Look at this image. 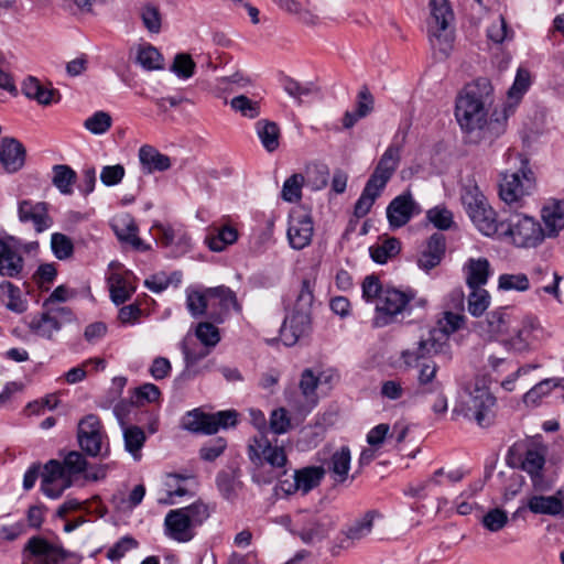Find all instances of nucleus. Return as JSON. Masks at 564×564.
I'll return each instance as SVG.
<instances>
[{"instance_id":"obj_56","label":"nucleus","mask_w":564,"mask_h":564,"mask_svg":"<svg viewBox=\"0 0 564 564\" xmlns=\"http://www.w3.org/2000/svg\"><path fill=\"white\" fill-rule=\"evenodd\" d=\"M529 288L530 281L527 274L524 273H505L498 278V289L502 291L524 292Z\"/></svg>"},{"instance_id":"obj_38","label":"nucleus","mask_w":564,"mask_h":564,"mask_svg":"<svg viewBox=\"0 0 564 564\" xmlns=\"http://www.w3.org/2000/svg\"><path fill=\"white\" fill-rule=\"evenodd\" d=\"M124 449L131 454L134 460L141 459V449L147 441L144 431L137 425L126 426L121 421Z\"/></svg>"},{"instance_id":"obj_14","label":"nucleus","mask_w":564,"mask_h":564,"mask_svg":"<svg viewBox=\"0 0 564 564\" xmlns=\"http://www.w3.org/2000/svg\"><path fill=\"white\" fill-rule=\"evenodd\" d=\"M322 381V372L306 368L299 381L300 393L288 398L289 404H301L300 411L310 412L317 403V387Z\"/></svg>"},{"instance_id":"obj_22","label":"nucleus","mask_w":564,"mask_h":564,"mask_svg":"<svg viewBox=\"0 0 564 564\" xmlns=\"http://www.w3.org/2000/svg\"><path fill=\"white\" fill-rule=\"evenodd\" d=\"M539 332V324L535 318L527 317L521 322V325L514 330V334L508 338H502L503 345L513 351H527L536 338Z\"/></svg>"},{"instance_id":"obj_63","label":"nucleus","mask_w":564,"mask_h":564,"mask_svg":"<svg viewBox=\"0 0 564 564\" xmlns=\"http://www.w3.org/2000/svg\"><path fill=\"white\" fill-rule=\"evenodd\" d=\"M297 534L304 543L310 544L322 540L326 535V529L315 518H310Z\"/></svg>"},{"instance_id":"obj_64","label":"nucleus","mask_w":564,"mask_h":564,"mask_svg":"<svg viewBox=\"0 0 564 564\" xmlns=\"http://www.w3.org/2000/svg\"><path fill=\"white\" fill-rule=\"evenodd\" d=\"M426 218L440 230H447L453 225V214L445 207L431 208L426 213Z\"/></svg>"},{"instance_id":"obj_60","label":"nucleus","mask_w":564,"mask_h":564,"mask_svg":"<svg viewBox=\"0 0 564 564\" xmlns=\"http://www.w3.org/2000/svg\"><path fill=\"white\" fill-rule=\"evenodd\" d=\"M51 248L53 254L58 260H66L70 258L74 252V245L70 238L61 232H54L51 236Z\"/></svg>"},{"instance_id":"obj_13","label":"nucleus","mask_w":564,"mask_h":564,"mask_svg":"<svg viewBox=\"0 0 564 564\" xmlns=\"http://www.w3.org/2000/svg\"><path fill=\"white\" fill-rule=\"evenodd\" d=\"M314 224L312 216L305 209H294L289 216L288 240L291 248L302 250L307 247L313 238Z\"/></svg>"},{"instance_id":"obj_5","label":"nucleus","mask_w":564,"mask_h":564,"mask_svg":"<svg viewBox=\"0 0 564 564\" xmlns=\"http://www.w3.org/2000/svg\"><path fill=\"white\" fill-rule=\"evenodd\" d=\"M248 457L256 466H270L278 476L286 474L288 455L278 438L260 432L252 436L248 443Z\"/></svg>"},{"instance_id":"obj_32","label":"nucleus","mask_w":564,"mask_h":564,"mask_svg":"<svg viewBox=\"0 0 564 564\" xmlns=\"http://www.w3.org/2000/svg\"><path fill=\"white\" fill-rule=\"evenodd\" d=\"M238 239V231L230 225L212 227L206 237L205 245L214 252H221L228 246L234 245Z\"/></svg>"},{"instance_id":"obj_50","label":"nucleus","mask_w":564,"mask_h":564,"mask_svg":"<svg viewBox=\"0 0 564 564\" xmlns=\"http://www.w3.org/2000/svg\"><path fill=\"white\" fill-rule=\"evenodd\" d=\"M401 250L400 241L397 238H388L382 243L369 248L371 259L384 264L387 261L397 256Z\"/></svg>"},{"instance_id":"obj_54","label":"nucleus","mask_w":564,"mask_h":564,"mask_svg":"<svg viewBox=\"0 0 564 564\" xmlns=\"http://www.w3.org/2000/svg\"><path fill=\"white\" fill-rule=\"evenodd\" d=\"M304 185L303 174H292L288 177L282 186L281 197L288 203H295L302 197V187Z\"/></svg>"},{"instance_id":"obj_19","label":"nucleus","mask_w":564,"mask_h":564,"mask_svg":"<svg viewBox=\"0 0 564 564\" xmlns=\"http://www.w3.org/2000/svg\"><path fill=\"white\" fill-rule=\"evenodd\" d=\"M18 215L20 221L31 223L36 232H43L53 225L47 204L43 202L35 203L29 199L20 202Z\"/></svg>"},{"instance_id":"obj_45","label":"nucleus","mask_w":564,"mask_h":564,"mask_svg":"<svg viewBox=\"0 0 564 564\" xmlns=\"http://www.w3.org/2000/svg\"><path fill=\"white\" fill-rule=\"evenodd\" d=\"M76 172L68 165L57 164L53 166V185L63 195H70L76 182Z\"/></svg>"},{"instance_id":"obj_49","label":"nucleus","mask_w":564,"mask_h":564,"mask_svg":"<svg viewBox=\"0 0 564 564\" xmlns=\"http://www.w3.org/2000/svg\"><path fill=\"white\" fill-rule=\"evenodd\" d=\"M180 349L184 357L185 368L191 369L199 360L204 359L210 352L209 349L199 348L191 335H186L180 344Z\"/></svg>"},{"instance_id":"obj_33","label":"nucleus","mask_w":564,"mask_h":564,"mask_svg":"<svg viewBox=\"0 0 564 564\" xmlns=\"http://www.w3.org/2000/svg\"><path fill=\"white\" fill-rule=\"evenodd\" d=\"M351 453L348 446H341L335 451L326 463L327 471L332 474L336 482H344L350 470Z\"/></svg>"},{"instance_id":"obj_17","label":"nucleus","mask_w":564,"mask_h":564,"mask_svg":"<svg viewBox=\"0 0 564 564\" xmlns=\"http://www.w3.org/2000/svg\"><path fill=\"white\" fill-rule=\"evenodd\" d=\"M24 258L12 242L0 239V276L21 279L24 271Z\"/></svg>"},{"instance_id":"obj_44","label":"nucleus","mask_w":564,"mask_h":564,"mask_svg":"<svg viewBox=\"0 0 564 564\" xmlns=\"http://www.w3.org/2000/svg\"><path fill=\"white\" fill-rule=\"evenodd\" d=\"M460 200L467 215L489 204L479 187L471 182L463 186Z\"/></svg>"},{"instance_id":"obj_26","label":"nucleus","mask_w":564,"mask_h":564,"mask_svg":"<svg viewBox=\"0 0 564 564\" xmlns=\"http://www.w3.org/2000/svg\"><path fill=\"white\" fill-rule=\"evenodd\" d=\"M543 230L546 238H556L564 229V200L550 199L541 209Z\"/></svg>"},{"instance_id":"obj_59","label":"nucleus","mask_w":564,"mask_h":564,"mask_svg":"<svg viewBox=\"0 0 564 564\" xmlns=\"http://www.w3.org/2000/svg\"><path fill=\"white\" fill-rule=\"evenodd\" d=\"M42 479L61 481V484H64V487H70L73 484V479L64 469L62 462L56 459H51L44 465Z\"/></svg>"},{"instance_id":"obj_41","label":"nucleus","mask_w":564,"mask_h":564,"mask_svg":"<svg viewBox=\"0 0 564 564\" xmlns=\"http://www.w3.org/2000/svg\"><path fill=\"white\" fill-rule=\"evenodd\" d=\"M381 514L377 510H369L362 517L356 519L345 531L347 539L360 541L368 536L373 528V521Z\"/></svg>"},{"instance_id":"obj_31","label":"nucleus","mask_w":564,"mask_h":564,"mask_svg":"<svg viewBox=\"0 0 564 564\" xmlns=\"http://www.w3.org/2000/svg\"><path fill=\"white\" fill-rule=\"evenodd\" d=\"M468 217L484 236H499L502 221H498L497 214L489 204L469 214Z\"/></svg>"},{"instance_id":"obj_30","label":"nucleus","mask_w":564,"mask_h":564,"mask_svg":"<svg viewBox=\"0 0 564 564\" xmlns=\"http://www.w3.org/2000/svg\"><path fill=\"white\" fill-rule=\"evenodd\" d=\"M466 283L469 289L485 285L490 275V263L486 258H469L463 267Z\"/></svg>"},{"instance_id":"obj_53","label":"nucleus","mask_w":564,"mask_h":564,"mask_svg":"<svg viewBox=\"0 0 564 564\" xmlns=\"http://www.w3.org/2000/svg\"><path fill=\"white\" fill-rule=\"evenodd\" d=\"M195 337L209 350L216 347L220 341L219 329L209 322H200L197 324Z\"/></svg>"},{"instance_id":"obj_39","label":"nucleus","mask_w":564,"mask_h":564,"mask_svg":"<svg viewBox=\"0 0 564 564\" xmlns=\"http://www.w3.org/2000/svg\"><path fill=\"white\" fill-rule=\"evenodd\" d=\"M256 132L262 144L268 152H274L280 145V128L270 120L261 119L256 122Z\"/></svg>"},{"instance_id":"obj_46","label":"nucleus","mask_w":564,"mask_h":564,"mask_svg":"<svg viewBox=\"0 0 564 564\" xmlns=\"http://www.w3.org/2000/svg\"><path fill=\"white\" fill-rule=\"evenodd\" d=\"M438 367L436 362L429 360L420 365L417 383L424 393L438 391L442 383L436 380Z\"/></svg>"},{"instance_id":"obj_29","label":"nucleus","mask_w":564,"mask_h":564,"mask_svg":"<svg viewBox=\"0 0 564 564\" xmlns=\"http://www.w3.org/2000/svg\"><path fill=\"white\" fill-rule=\"evenodd\" d=\"M445 253V237L442 234H433L427 240L425 250L417 258L420 269L429 272L437 267Z\"/></svg>"},{"instance_id":"obj_9","label":"nucleus","mask_w":564,"mask_h":564,"mask_svg":"<svg viewBox=\"0 0 564 564\" xmlns=\"http://www.w3.org/2000/svg\"><path fill=\"white\" fill-rule=\"evenodd\" d=\"M70 553L44 538L32 536L22 551V564H66Z\"/></svg>"},{"instance_id":"obj_15","label":"nucleus","mask_w":564,"mask_h":564,"mask_svg":"<svg viewBox=\"0 0 564 564\" xmlns=\"http://www.w3.org/2000/svg\"><path fill=\"white\" fill-rule=\"evenodd\" d=\"M421 213V207L410 192L394 197L387 207V218L392 228L406 225L410 219Z\"/></svg>"},{"instance_id":"obj_25","label":"nucleus","mask_w":564,"mask_h":564,"mask_svg":"<svg viewBox=\"0 0 564 564\" xmlns=\"http://www.w3.org/2000/svg\"><path fill=\"white\" fill-rule=\"evenodd\" d=\"M166 498H161L160 503L174 505L175 498L193 496L196 489V479L193 476L169 474L164 481Z\"/></svg>"},{"instance_id":"obj_42","label":"nucleus","mask_w":564,"mask_h":564,"mask_svg":"<svg viewBox=\"0 0 564 564\" xmlns=\"http://www.w3.org/2000/svg\"><path fill=\"white\" fill-rule=\"evenodd\" d=\"M564 387V378H547L532 387L524 395L523 402L527 405H536L555 388Z\"/></svg>"},{"instance_id":"obj_48","label":"nucleus","mask_w":564,"mask_h":564,"mask_svg":"<svg viewBox=\"0 0 564 564\" xmlns=\"http://www.w3.org/2000/svg\"><path fill=\"white\" fill-rule=\"evenodd\" d=\"M382 191L383 188L378 187L376 184L367 181L361 195L355 204V216L358 218L366 216L370 212L376 199L380 196Z\"/></svg>"},{"instance_id":"obj_16","label":"nucleus","mask_w":564,"mask_h":564,"mask_svg":"<svg viewBox=\"0 0 564 564\" xmlns=\"http://www.w3.org/2000/svg\"><path fill=\"white\" fill-rule=\"evenodd\" d=\"M210 316L217 323H223L231 310L239 312L237 296L229 288L220 285L208 289Z\"/></svg>"},{"instance_id":"obj_61","label":"nucleus","mask_w":564,"mask_h":564,"mask_svg":"<svg viewBox=\"0 0 564 564\" xmlns=\"http://www.w3.org/2000/svg\"><path fill=\"white\" fill-rule=\"evenodd\" d=\"M137 59L145 69H160L162 67V55L153 46L148 45L139 50Z\"/></svg>"},{"instance_id":"obj_36","label":"nucleus","mask_w":564,"mask_h":564,"mask_svg":"<svg viewBox=\"0 0 564 564\" xmlns=\"http://www.w3.org/2000/svg\"><path fill=\"white\" fill-rule=\"evenodd\" d=\"M119 240L130 243L137 250H147L149 247L138 237V227L133 219L124 216L113 224Z\"/></svg>"},{"instance_id":"obj_11","label":"nucleus","mask_w":564,"mask_h":564,"mask_svg":"<svg viewBox=\"0 0 564 564\" xmlns=\"http://www.w3.org/2000/svg\"><path fill=\"white\" fill-rule=\"evenodd\" d=\"M465 324L462 313L446 311L437 322V328L429 332L427 338L420 339V350L424 354H437L442 351L447 337L459 330Z\"/></svg>"},{"instance_id":"obj_57","label":"nucleus","mask_w":564,"mask_h":564,"mask_svg":"<svg viewBox=\"0 0 564 564\" xmlns=\"http://www.w3.org/2000/svg\"><path fill=\"white\" fill-rule=\"evenodd\" d=\"M230 107L241 116L254 119L260 115V104L257 100H252L245 95H239L230 100Z\"/></svg>"},{"instance_id":"obj_24","label":"nucleus","mask_w":564,"mask_h":564,"mask_svg":"<svg viewBox=\"0 0 564 564\" xmlns=\"http://www.w3.org/2000/svg\"><path fill=\"white\" fill-rule=\"evenodd\" d=\"M0 163L8 173L20 171L25 163V148L13 138H4L0 142Z\"/></svg>"},{"instance_id":"obj_6","label":"nucleus","mask_w":564,"mask_h":564,"mask_svg":"<svg viewBox=\"0 0 564 564\" xmlns=\"http://www.w3.org/2000/svg\"><path fill=\"white\" fill-rule=\"evenodd\" d=\"M431 17L427 22L430 44L434 50L447 56L453 42L452 32L448 31L454 13L448 0H430Z\"/></svg>"},{"instance_id":"obj_18","label":"nucleus","mask_w":564,"mask_h":564,"mask_svg":"<svg viewBox=\"0 0 564 564\" xmlns=\"http://www.w3.org/2000/svg\"><path fill=\"white\" fill-rule=\"evenodd\" d=\"M311 330V314L294 312L286 316L281 328L280 338L288 346H294L302 337Z\"/></svg>"},{"instance_id":"obj_4","label":"nucleus","mask_w":564,"mask_h":564,"mask_svg":"<svg viewBox=\"0 0 564 564\" xmlns=\"http://www.w3.org/2000/svg\"><path fill=\"white\" fill-rule=\"evenodd\" d=\"M499 236L510 238L518 248H536L545 240L541 224L532 216L524 213H512L502 226Z\"/></svg>"},{"instance_id":"obj_47","label":"nucleus","mask_w":564,"mask_h":564,"mask_svg":"<svg viewBox=\"0 0 564 564\" xmlns=\"http://www.w3.org/2000/svg\"><path fill=\"white\" fill-rule=\"evenodd\" d=\"M329 169L322 163L308 164L305 170L304 184L312 191H321L328 184Z\"/></svg>"},{"instance_id":"obj_62","label":"nucleus","mask_w":564,"mask_h":564,"mask_svg":"<svg viewBox=\"0 0 564 564\" xmlns=\"http://www.w3.org/2000/svg\"><path fill=\"white\" fill-rule=\"evenodd\" d=\"M481 523L488 531L498 532L508 523V514L500 508H494L484 514Z\"/></svg>"},{"instance_id":"obj_12","label":"nucleus","mask_w":564,"mask_h":564,"mask_svg":"<svg viewBox=\"0 0 564 564\" xmlns=\"http://www.w3.org/2000/svg\"><path fill=\"white\" fill-rule=\"evenodd\" d=\"M77 437L80 448L90 456L101 455L104 447L108 452L106 432L95 414H88L79 421Z\"/></svg>"},{"instance_id":"obj_28","label":"nucleus","mask_w":564,"mask_h":564,"mask_svg":"<svg viewBox=\"0 0 564 564\" xmlns=\"http://www.w3.org/2000/svg\"><path fill=\"white\" fill-rule=\"evenodd\" d=\"M65 308L57 311L44 312L39 315H34L28 323V327L34 335L52 340L54 334L59 332L62 325L58 321V315Z\"/></svg>"},{"instance_id":"obj_52","label":"nucleus","mask_w":564,"mask_h":564,"mask_svg":"<svg viewBox=\"0 0 564 564\" xmlns=\"http://www.w3.org/2000/svg\"><path fill=\"white\" fill-rule=\"evenodd\" d=\"M467 299L468 312L474 317L481 316L490 305V294L482 288L470 289Z\"/></svg>"},{"instance_id":"obj_43","label":"nucleus","mask_w":564,"mask_h":564,"mask_svg":"<svg viewBox=\"0 0 564 564\" xmlns=\"http://www.w3.org/2000/svg\"><path fill=\"white\" fill-rule=\"evenodd\" d=\"M294 475L299 490H301L303 494H307L319 485L325 475V468L318 466L304 467L302 469L295 470Z\"/></svg>"},{"instance_id":"obj_40","label":"nucleus","mask_w":564,"mask_h":564,"mask_svg":"<svg viewBox=\"0 0 564 564\" xmlns=\"http://www.w3.org/2000/svg\"><path fill=\"white\" fill-rule=\"evenodd\" d=\"M182 426L193 433L212 435L215 434L214 422L210 414H206L198 409L189 411L183 417Z\"/></svg>"},{"instance_id":"obj_58","label":"nucleus","mask_w":564,"mask_h":564,"mask_svg":"<svg viewBox=\"0 0 564 564\" xmlns=\"http://www.w3.org/2000/svg\"><path fill=\"white\" fill-rule=\"evenodd\" d=\"M112 124L111 116L102 110L94 112L84 121V127L93 134L106 133Z\"/></svg>"},{"instance_id":"obj_34","label":"nucleus","mask_w":564,"mask_h":564,"mask_svg":"<svg viewBox=\"0 0 564 564\" xmlns=\"http://www.w3.org/2000/svg\"><path fill=\"white\" fill-rule=\"evenodd\" d=\"M545 464L544 454L538 448H529L521 460V469L529 474L534 488L543 482L542 470Z\"/></svg>"},{"instance_id":"obj_23","label":"nucleus","mask_w":564,"mask_h":564,"mask_svg":"<svg viewBox=\"0 0 564 564\" xmlns=\"http://www.w3.org/2000/svg\"><path fill=\"white\" fill-rule=\"evenodd\" d=\"M525 506L534 514L564 518V495L561 490L552 496L533 495Z\"/></svg>"},{"instance_id":"obj_35","label":"nucleus","mask_w":564,"mask_h":564,"mask_svg":"<svg viewBox=\"0 0 564 564\" xmlns=\"http://www.w3.org/2000/svg\"><path fill=\"white\" fill-rule=\"evenodd\" d=\"M22 91L29 99H34L40 105L47 106L57 101L55 99L57 91L42 85L35 77H29L23 82Z\"/></svg>"},{"instance_id":"obj_27","label":"nucleus","mask_w":564,"mask_h":564,"mask_svg":"<svg viewBox=\"0 0 564 564\" xmlns=\"http://www.w3.org/2000/svg\"><path fill=\"white\" fill-rule=\"evenodd\" d=\"M108 282L111 300L117 305L128 301L137 289L135 276L130 271L115 272Z\"/></svg>"},{"instance_id":"obj_21","label":"nucleus","mask_w":564,"mask_h":564,"mask_svg":"<svg viewBox=\"0 0 564 564\" xmlns=\"http://www.w3.org/2000/svg\"><path fill=\"white\" fill-rule=\"evenodd\" d=\"M511 326V316L506 308H497L487 314L485 321L478 322L477 327L480 334L488 339H498L502 341V336L507 335Z\"/></svg>"},{"instance_id":"obj_37","label":"nucleus","mask_w":564,"mask_h":564,"mask_svg":"<svg viewBox=\"0 0 564 564\" xmlns=\"http://www.w3.org/2000/svg\"><path fill=\"white\" fill-rule=\"evenodd\" d=\"M139 160L148 173H152L154 171H165L171 166L170 158L160 153L151 145H143L140 148Z\"/></svg>"},{"instance_id":"obj_3","label":"nucleus","mask_w":564,"mask_h":564,"mask_svg":"<svg viewBox=\"0 0 564 564\" xmlns=\"http://www.w3.org/2000/svg\"><path fill=\"white\" fill-rule=\"evenodd\" d=\"M208 517V507L202 501L170 510L164 519L165 535L178 543L189 542L195 536V528Z\"/></svg>"},{"instance_id":"obj_1","label":"nucleus","mask_w":564,"mask_h":564,"mask_svg":"<svg viewBox=\"0 0 564 564\" xmlns=\"http://www.w3.org/2000/svg\"><path fill=\"white\" fill-rule=\"evenodd\" d=\"M494 87L486 77H479L466 85L456 99L455 117L462 130L481 132L482 137H498L490 129L494 112L488 120L489 107L494 104Z\"/></svg>"},{"instance_id":"obj_51","label":"nucleus","mask_w":564,"mask_h":564,"mask_svg":"<svg viewBox=\"0 0 564 564\" xmlns=\"http://www.w3.org/2000/svg\"><path fill=\"white\" fill-rule=\"evenodd\" d=\"M0 290L3 291V301L7 308L15 313H23L26 310V302L22 299L21 290L10 281H2Z\"/></svg>"},{"instance_id":"obj_8","label":"nucleus","mask_w":564,"mask_h":564,"mask_svg":"<svg viewBox=\"0 0 564 564\" xmlns=\"http://www.w3.org/2000/svg\"><path fill=\"white\" fill-rule=\"evenodd\" d=\"M530 85V72L521 67L518 68L514 82L508 90L507 101L501 109H496L494 111V118L490 124V129L494 131V133L505 132L509 117L514 113L517 106L520 104L522 97L528 91Z\"/></svg>"},{"instance_id":"obj_2","label":"nucleus","mask_w":564,"mask_h":564,"mask_svg":"<svg viewBox=\"0 0 564 564\" xmlns=\"http://www.w3.org/2000/svg\"><path fill=\"white\" fill-rule=\"evenodd\" d=\"M509 161H513L514 171L506 170L500 174L499 197L510 208L518 209L525 205L535 187L534 174L529 161L520 153H510Z\"/></svg>"},{"instance_id":"obj_7","label":"nucleus","mask_w":564,"mask_h":564,"mask_svg":"<svg viewBox=\"0 0 564 564\" xmlns=\"http://www.w3.org/2000/svg\"><path fill=\"white\" fill-rule=\"evenodd\" d=\"M415 293L408 290L387 286L379 297L376 306V315L373 317L375 327H384L395 321V317L404 313L410 302L414 299Z\"/></svg>"},{"instance_id":"obj_10","label":"nucleus","mask_w":564,"mask_h":564,"mask_svg":"<svg viewBox=\"0 0 564 564\" xmlns=\"http://www.w3.org/2000/svg\"><path fill=\"white\" fill-rule=\"evenodd\" d=\"M496 398L482 388L474 389L467 399L462 402L463 409L457 406L453 410V414H463L468 420H474L479 426H488L494 419L492 409Z\"/></svg>"},{"instance_id":"obj_20","label":"nucleus","mask_w":564,"mask_h":564,"mask_svg":"<svg viewBox=\"0 0 564 564\" xmlns=\"http://www.w3.org/2000/svg\"><path fill=\"white\" fill-rule=\"evenodd\" d=\"M401 159V148L391 143L381 155L373 173L369 177V182L378 187L384 188L389 180L397 171Z\"/></svg>"},{"instance_id":"obj_55","label":"nucleus","mask_w":564,"mask_h":564,"mask_svg":"<svg viewBox=\"0 0 564 564\" xmlns=\"http://www.w3.org/2000/svg\"><path fill=\"white\" fill-rule=\"evenodd\" d=\"M186 306L192 316L197 317L210 308L208 289L204 292L188 291L186 296Z\"/></svg>"}]
</instances>
